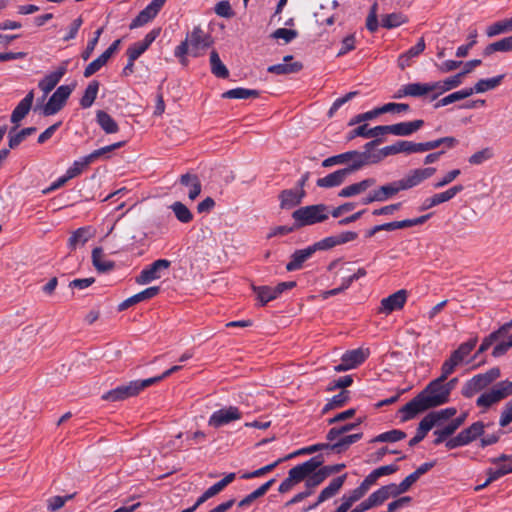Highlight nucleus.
<instances>
[{"label": "nucleus", "mask_w": 512, "mask_h": 512, "mask_svg": "<svg viewBox=\"0 0 512 512\" xmlns=\"http://www.w3.org/2000/svg\"><path fill=\"white\" fill-rule=\"evenodd\" d=\"M449 376V374L441 371V375L437 379L430 382L421 393L405 404L400 409L402 421L410 420L427 409L448 402L449 395L447 389L444 387V382Z\"/></svg>", "instance_id": "f257e3e1"}, {"label": "nucleus", "mask_w": 512, "mask_h": 512, "mask_svg": "<svg viewBox=\"0 0 512 512\" xmlns=\"http://www.w3.org/2000/svg\"><path fill=\"white\" fill-rule=\"evenodd\" d=\"M212 44L209 34L204 32L200 27H194L191 33L187 34L174 51L177 58L182 64H186V55L189 53L194 57L199 56L205 49Z\"/></svg>", "instance_id": "f03ea898"}, {"label": "nucleus", "mask_w": 512, "mask_h": 512, "mask_svg": "<svg viewBox=\"0 0 512 512\" xmlns=\"http://www.w3.org/2000/svg\"><path fill=\"white\" fill-rule=\"evenodd\" d=\"M328 216L329 210L324 204L304 206L292 213L296 228L324 222L328 219Z\"/></svg>", "instance_id": "7ed1b4c3"}, {"label": "nucleus", "mask_w": 512, "mask_h": 512, "mask_svg": "<svg viewBox=\"0 0 512 512\" xmlns=\"http://www.w3.org/2000/svg\"><path fill=\"white\" fill-rule=\"evenodd\" d=\"M499 377L500 369L497 367H494L485 373L477 374L464 383L461 393L465 398H471L487 388Z\"/></svg>", "instance_id": "20e7f679"}, {"label": "nucleus", "mask_w": 512, "mask_h": 512, "mask_svg": "<svg viewBox=\"0 0 512 512\" xmlns=\"http://www.w3.org/2000/svg\"><path fill=\"white\" fill-rule=\"evenodd\" d=\"M336 164H349L348 167L342 169L346 170L348 175L368 165L366 154H359V151L356 150L326 158L322 162L323 167H330Z\"/></svg>", "instance_id": "39448f33"}, {"label": "nucleus", "mask_w": 512, "mask_h": 512, "mask_svg": "<svg viewBox=\"0 0 512 512\" xmlns=\"http://www.w3.org/2000/svg\"><path fill=\"white\" fill-rule=\"evenodd\" d=\"M510 395H512V381L504 380L482 393L477 398L476 405L487 410Z\"/></svg>", "instance_id": "423d86ee"}, {"label": "nucleus", "mask_w": 512, "mask_h": 512, "mask_svg": "<svg viewBox=\"0 0 512 512\" xmlns=\"http://www.w3.org/2000/svg\"><path fill=\"white\" fill-rule=\"evenodd\" d=\"M477 343L476 339H471L465 343H462L455 351H453L450 357L444 361L441 367V371L451 375L457 366L462 364L468 355L475 348Z\"/></svg>", "instance_id": "0eeeda50"}, {"label": "nucleus", "mask_w": 512, "mask_h": 512, "mask_svg": "<svg viewBox=\"0 0 512 512\" xmlns=\"http://www.w3.org/2000/svg\"><path fill=\"white\" fill-rule=\"evenodd\" d=\"M171 262L167 259H158L152 264L145 267L140 274L135 278L139 285H146L154 280L160 279L162 273L169 269Z\"/></svg>", "instance_id": "6e6552de"}, {"label": "nucleus", "mask_w": 512, "mask_h": 512, "mask_svg": "<svg viewBox=\"0 0 512 512\" xmlns=\"http://www.w3.org/2000/svg\"><path fill=\"white\" fill-rule=\"evenodd\" d=\"M242 413L235 406H228L221 408L210 416L208 420V425L213 428H220L224 425H227L233 421H237L241 419Z\"/></svg>", "instance_id": "1a4fd4ad"}, {"label": "nucleus", "mask_w": 512, "mask_h": 512, "mask_svg": "<svg viewBox=\"0 0 512 512\" xmlns=\"http://www.w3.org/2000/svg\"><path fill=\"white\" fill-rule=\"evenodd\" d=\"M71 92L72 87L68 85L58 87L43 107V114L46 116L56 114L63 107Z\"/></svg>", "instance_id": "9d476101"}, {"label": "nucleus", "mask_w": 512, "mask_h": 512, "mask_svg": "<svg viewBox=\"0 0 512 512\" xmlns=\"http://www.w3.org/2000/svg\"><path fill=\"white\" fill-rule=\"evenodd\" d=\"M435 172L436 169L434 167L413 169L401 178L400 182L404 190H408L420 185L422 182L432 177Z\"/></svg>", "instance_id": "9b49d317"}, {"label": "nucleus", "mask_w": 512, "mask_h": 512, "mask_svg": "<svg viewBox=\"0 0 512 512\" xmlns=\"http://www.w3.org/2000/svg\"><path fill=\"white\" fill-rule=\"evenodd\" d=\"M322 464L320 457H313L308 461L291 468L288 473L293 480L298 484L306 481L308 476L314 473Z\"/></svg>", "instance_id": "f8f14e48"}, {"label": "nucleus", "mask_w": 512, "mask_h": 512, "mask_svg": "<svg viewBox=\"0 0 512 512\" xmlns=\"http://www.w3.org/2000/svg\"><path fill=\"white\" fill-rule=\"evenodd\" d=\"M406 300L407 291L404 289L398 290L397 292L381 300L379 312L388 315L395 310L402 309L406 303Z\"/></svg>", "instance_id": "ddd939ff"}, {"label": "nucleus", "mask_w": 512, "mask_h": 512, "mask_svg": "<svg viewBox=\"0 0 512 512\" xmlns=\"http://www.w3.org/2000/svg\"><path fill=\"white\" fill-rule=\"evenodd\" d=\"M347 478V474H343L334 478L327 487H325L319 494L317 501L308 507V509H315L321 503L331 499L335 495H337L345 483Z\"/></svg>", "instance_id": "4468645a"}, {"label": "nucleus", "mask_w": 512, "mask_h": 512, "mask_svg": "<svg viewBox=\"0 0 512 512\" xmlns=\"http://www.w3.org/2000/svg\"><path fill=\"white\" fill-rule=\"evenodd\" d=\"M305 195L306 192L302 188H292L281 191V193L279 194L281 209L289 210L299 205L302 202Z\"/></svg>", "instance_id": "2eb2a0df"}, {"label": "nucleus", "mask_w": 512, "mask_h": 512, "mask_svg": "<svg viewBox=\"0 0 512 512\" xmlns=\"http://www.w3.org/2000/svg\"><path fill=\"white\" fill-rule=\"evenodd\" d=\"M66 71L67 62H64L54 72L46 75L42 80L39 81L38 86L44 93L43 99L56 87L61 78L65 75Z\"/></svg>", "instance_id": "dca6fc26"}, {"label": "nucleus", "mask_w": 512, "mask_h": 512, "mask_svg": "<svg viewBox=\"0 0 512 512\" xmlns=\"http://www.w3.org/2000/svg\"><path fill=\"white\" fill-rule=\"evenodd\" d=\"M391 497H397L396 486L394 483L382 486L378 490L374 491L366 499L371 508L382 505Z\"/></svg>", "instance_id": "f3484780"}, {"label": "nucleus", "mask_w": 512, "mask_h": 512, "mask_svg": "<svg viewBox=\"0 0 512 512\" xmlns=\"http://www.w3.org/2000/svg\"><path fill=\"white\" fill-rule=\"evenodd\" d=\"M292 60H293V56L287 55L283 58V63L269 66L267 71L269 73H273V74H277V75H287V74L298 73L299 71L302 70L303 64L298 61L291 62Z\"/></svg>", "instance_id": "a211bd4d"}, {"label": "nucleus", "mask_w": 512, "mask_h": 512, "mask_svg": "<svg viewBox=\"0 0 512 512\" xmlns=\"http://www.w3.org/2000/svg\"><path fill=\"white\" fill-rule=\"evenodd\" d=\"M95 234L92 227L86 226L75 230L68 239V247L70 250H75L78 247L84 246Z\"/></svg>", "instance_id": "6ab92c4d"}, {"label": "nucleus", "mask_w": 512, "mask_h": 512, "mask_svg": "<svg viewBox=\"0 0 512 512\" xmlns=\"http://www.w3.org/2000/svg\"><path fill=\"white\" fill-rule=\"evenodd\" d=\"M316 252V247L309 246L304 249L296 250L291 255V260L286 265L287 271H296L302 268L305 261L312 257Z\"/></svg>", "instance_id": "aec40b11"}, {"label": "nucleus", "mask_w": 512, "mask_h": 512, "mask_svg": "<svg viewBox=\"0 0 512 512\" xmlns=\"http://www.w3.org/2000/svg\"><path fill=\"white\" fill-rule=\"evenodd\" d=\"M423 125L424 121L421 119L392 124L390 125V134L395 136H410L423 127Z\"/></svg>", "instance_id": "412c9836"}, {"label": "nucleus", "mask_w": 512, "mask_h": 512, "mask_svg": "<svg viewBox=\"0 0 512 512\" xmlns=\"http://www.w3.org/2000/svg\"><path fill=\"white\" fill-rule=\"evenodd\" d=\"M159 291H160V288L158 286L146 288L145 290L124 300L122 303L119 304L118 309L120 311L126 310L127 308H129L139 302H142V301H145V300L155 297L159 293Z\"/></svg>", "instance_id": "4be33fe9"}, {"label": "nucleus", "mask_w": 512, "mask_h": 512, "mask_svg": "<svg viewBox=\"0 0 512 512\" xmlns=\"http://www.w3.org/2000/svg\"><path fill=\"white\" fill-rule=\"evenodd\" d=\"M34 100V91L31 90L28 94L19 102L16 108L11 114V122L18 124L22 119L29 113L32 103Z\"/></svg>", "instance_id": "5701e85b"}, {"label": "nucleus", "mask_w": 512, "mask_h": 512, "mask_svg": "<svg viewBox=\"0 0 512 512\" xmlns=\"http://www.w3.org/2000/svg\"><path fill=\"white\" fill-rule=\"evenodd\" d=\"M376 180L374 178H366L358 183H353L340 190L339 197L347 198L365 192L370 187L374 186Z\"/></svg>", "instance_id": "b1692460"}, {"label": "nucleus", "mask_w": 512, "mask_h": 512, "mask_svg": "<svg viewBox=\"0 0 512 512\" xmlns=\"http://www.w3.org/2000/svg\"><path fill=\"white\" fill-rule=\"evenodd\" d=\"M430 215H423L414 219H405L401 221H394L389 223L380 224L381 231H392L396 229H404L412 226H417L425 223L429 219Z\"/></svg>", "instance_id": "393cba45"}, {"label": "nucleus", "mask_w": 512, "mask_h": 512, "mask_svg": "<svg viewBox=\"0 0 512 512\" xmlns=\"http://www.w3.org/2000/svg\"><path fill=\"white\" fill-rule=\"evenodd\" d=\"M375 190L379 197V202H385V201L393 198L399 192L404 191V188L399 179V180H396L393 182L386 183L382 186H379Z\"/></svg>", "instance_id": "a878e982"}, {"label": "nucleus", "mask_w": 512, "mask_h": 512, "mask_svg": "<svg viewBox=\"0 0 512 512\" xmlns=\"http://www.w3.org/2000/svg\"><path fill=\"white\" fill-rule=\"evenodd\" d=\"M368 356V349L358 348L345 352L342 355L341 360L346 362L349 365V367L353 369L362 364Z\"/></svg>", "instance_id": "bb28decb"}, {"label": "nucleus", "mask_w": 512, "mask_h": 512, "mask_svg": "<svg viewBox=\"0 0 512 512\" xmlns=\"http://www.w3.org/2000/svg\"><path fill=\"white\" fill-rule=\"evenodd\" d=\"M180 183L189 188L188 197L190 200H195L201 193V182L195 174H184L180 177Z\"/></svg>", "instance_id": "cd10ccee"}, {"label": "nucleus", "mask_w": 512, "mask_h": 512, "mask_svg": "<svg viewBox=\"0 0 512 512\" xmlns=\"http://www.w3.org/2000/svg\"><path fill=\"white\" fill-rule=\"evenodd\" d=\"M348 174L346 170H337L317 180V186L321 188H332L341 185Z\"/></svg>", "instance_id": "c85d7f7f"}, {"label": "nucleus", "mask_w": 512, "mask_h": 512, "mask_svg": "<svg viewBox=\"0 0 512 512\" xmlns=\"http://www.w3.org/2000/svg\"><path fill=\"white\" fill-rule=\"evenodd\" d=\"M92 263L95 269L102 273L111 271L115 266L113 261H110L105 257L103 250L100 247H96L92 250Z\"/></svg>", "instance_id": "c756f323"}, {"label": "nucleus", "mask_w": 512, "mask_h": 512, "mask_svg": "<svg viewBox=\"0 0 512 512\" xmlns=\"http://www.w3.org/2000/svg\"><path fill=\"white\" fill-rule=\"evenodd\" d=\"M156 379L135 380L121 385L127 398L138 395L145 388L155 384Z\"/></svg>", "instance_id": "7c9ffc66"}, {"label": "nucleus", "mask_w": 512, "mask_h": 512, "mask_svg": "<svg viewBox=\"0 0 512 512\" xmlns=\"http://www.w3.org/2000/svg\"><path fill=\"white\" fill-rule=\"evenodd\" d=\"M96 121L101 129L107 134H113L119 131L117 122L105 111H97Z\"/></svg>", "instance_id": "2f4dec72"}, {"label": "nucleus", "mask_w": 512, "mask_h": 512, "mask_svg": "<svg viewBox=\"0 0 512 512\" xmlns=\"http://www.w3.org/2000/svg\"><path fill=\"white\" fill-rule=\"evenodd\" d=\"M362 436V433H354L350 435L343 434L337 438L338 440L336 442L330 444V449L336 451L337 453H341L348 449V447H350L352 444L360 440Z\"/></svg>", "instance_id": "473e14b6"}, {"label": "nucleus", "mask_w": 512, "mask_h": 512, "mask_svg": "<svg viewBox=\"0 0 512 512\" xmlns=\"http://www.w3.org/2000/svg\"><path fill=\"white\" fill-rule=\"evenodd\" d=\"M486 473H487V476H488L487 480L483 484L476 486L475 487V491H480L483 488L487 487L492 482H494L497 479H499L500 477H502V476H504L506 474L512 473V464L501 465L497 469H491L490 468V469L487 470Z\"/></svg>", "instance_id": "72a5a7b5"}, {"label": "nucleus", "mask_w": 512, "mask_h": 512, "mask_svg": "<svg viewBox=\"0 0 512 512\" xmlns=\"http://www.w3.org/2000/svg\"><path fill=\"white\" fill-rule=\"evenodd\" d=\"M495 52H512V35L487 45L483 55L490 56Z\"/></svg>", "instance_id": "f704fd0d"}, {"label": "nucleus", "mask_w": 512, "mask_h": 512, "mask_svg": "<svg viewBox=\"0 0 512 512\" xmlns=\"http://www.w3.org/2000/svg\"><path fill=\"white\" fill-rule=\"evenodd\" d=\"M396 154H399L397 142L392 145L385 146L382 149L376 151L375 155L366 154L367 163L368 165L376 164L381 162L384 158Z\"/></svg>", "instance_id": "c9c22d12"}, {"label": "nucleus", "mask_w": 512, "mask_h": 512, "mask_svg": "<svg viewBox=\"0 0 512 512\" xmlns=\"http://www.w3.org/2000/svg\"><path fill=\"white\" fill-rule=\"evenodd\" d=\"M484 424L480 421L473 423L468 428L462 430L459 434L465 445L474 441L477 437L484 433Z\"/></svg>", "instance_id": "e433bc0d"}, {"label": "nucleus", "mask_w": 512, "mask_h": 512, "mask_svg": "<svg viewBox=\"0 0 512 512\" xmlns=\"http://www.w3.org/2000/svg\"><path fill=\"white\" fill-rule=\"evenodd\" d=\"M99 90V82L96 80L91 81L85 89L84 95L80 100V105L83 108H89L94 103Z\"/></svg>", "instance_id": "4c0bfd02"}, {"label": "nucleus", "mask_w": 512, "mask_h": 512, "mask_svg": "<svg viewBox=\"0 0 512 512\" xmlns=\"http://www.w3.org/2000/svg\"><path fill=\"white\" fill-rule=\"evenodd\" d=\"M259 96V92L254 89H246V88H234L228 90L222 94L223 98L228 99H248V98H257Z\"/></svg>", "instance_id": "58836bf2"}, {"label": "nucleus", "mask_w": 512, "mask_h": 512, "mask_svg": "<svg viewBox=\"0 0 512 512\" xmlns=\"http://www.w3.org/2000/svg\"><path fill=\"white\" fill-rule=\"evenodd\" d=\"M124 144H125L124 141H120V142H116L111 145L102 147L100 149L94 150L92 153L87 155L86 158L90 164L101 157L108 159L110 157L109 156L110 152L121 148L122 146H124Z\"/></svg>", "instance_id": "ea45409f"}, {"label": "nucleus", "mask_w": 512, "mask_h": 512, "mask_svg": "<svg viewBox=\"0 0 512 512\" xmlns=\"http://www.w3.org/2000/svg\"><path fill=\"white\" fill-rule=\"evenodd\" d=\"M210 65L212 73L219 78H227L229 71L221 61L218 53L213 50L210 53Z\"/></svg>", "instance_id": "a19ab883"}, {"label": "nucleus", "mask_w": 512, "mask_h": 512, "mask_svg": "<svg viewBox=\"0 0 512 512\" xmlns=\"http://www.w3.org/2000/svg\"><path fill=\"white\" fill-rule=\"evenodd\" d=\"M408 22L402 13H391L382 16L381 24L384 28L392 29Z\"/></svg>", "instance_id": "79ce46f5"}, {"label": "nucleus", "mask_w": 512, "mask_h": 512, "mask_svg": "<svg viewBox=\"0 0 512 512\" xmlns=\"http://www.w3.org/2000/svg\"><path fill=\"white\" fill-rule=\"evenodd\" d=\"M157 13L148 5L131 22L130 29L141 27L156 17Z\"/></svg>", "instance_id": "37998d69"}, {"label": "nucleus", "mask_w": 512, "mask_h": 512, "mask_svg": "<svg viewBox=\"0 0 512 512\" xmlns=\"http://www.w3.org/2000/svg\"><path fill=\"white\" fill-rule=\"evenodd\" d=\"M253 291L257 294V299L261 305H265L268 302L277 298V295L270 286H253Z\"/></svg>", "instance_id": "c03bdc74"}, {"label": "nucleus", "mask_w": 512, "mask_h": 512, "mask_svg": "<svg viewBox=\"0 0 512 512\" xmlns=\"http://www.w3.org/2000/svg\"><path fill=\"white\" fill-rule=\"evenodd\" d=\"M13 131H14V129L9 132L8 145H9L10 149L16 148L22 141H24L26 139V137L35 133L36 128L27 127V128L22 129L21 131H19L16 134H13Z\"/></svg>", "instance_id": "a18cd8bd"}, {"label": "nucleus", "mask_w": 512, "mask_h": 512, "mask_svg": "<svg viewBox=\"0 0 512 512\" xmlns=\"http://www.w3.org/2000/svg\"><path fill=\"white\" fill-rule=\"evenodd\" d=\"M503 78V75H499L497 77L479 80L474 86L475 93H483L488 90L496 88L497 86L500 85Z\"/></svg>", "instance_id": "49530a36"}, {"label": "nucleus", "mask_w": 512, "mask_h": 512, "mask_svg": "<svg viewBox=\"0 0 512 512\" xmlns=\"http://www.w3.org/2000/svg\"><path fill=\"white\" fill-rule=\"evenodd\" d=\"M176 218L182 223H189L193 219V214L182 202H175L171 205Z\"/></svg>", "instance_id": "de8ad7c7"}, {"label": "nucleus", "mask_w": 512, "mask_h": 512, "mask_svg": "<svg viewBox=\"0 0 512 512\" xmlns=\"http://www.w3.org/2000/svg\"><path fill=\"white\" fill-rule=\"evenodd\" d=\"M512 27L509 19L498 21L487 27L486 34L488 37H495L499 34L511 32Z\"/></svg>", "instance_id": "09e8293b"}, {"label": "nucleus", "mask_w": 512, "mask_h": 512, "mask_svg": "<svg viewBox=\"0 0 512 512\" xmlns=\"http://www.w3.org/2000/svg\"><path fill=\"white\" fill-rule=\"evenodd\" d=\"M361 422L362 420L359 419L356 423H348L340 427H333L328 431L326 438L327 440L333 442L337 440V438L341 435L355 429Z\"/></svg>", "instance_id": "8fccbe9b"}, {"label": "nucleus", "mask_w": 512, "mask_h": 512, "mask_svg": "<svg viewBox=\"0 0 512 512\" xmlns=\"http://www.w3.org/2000/svg\"><path fill=\"white\" fill-rule=\"evenodd\" d=\"M349 399V392L342 390L339 394L333 396L323 408V413L332 409L342 407Z\"/></svg>", "instance_id": "3c124183"}, {"label": "nucleus", "mask_w": 512, "mask_h": 512, "mask_svg": "<svg viewBox=\"0 0 512 512\" xmlns=\"http://www.w3.org/2000/svg\"><path fill=\"white\" fill-rule=\"evenodd\" d=\"M109 58L107 55L102 53L98 58L93 60L91 63L87 65V67L84 70V77L89 78L93 74H95L97 71H99L106 63L108 62Z\"/></svg>", "instance_id": "603ef678"}, {"label": "nucleus", "mask_w": 512, "mask_h": 512, "mask_svg": "<svg viewBox=\"0 0 512 512\" xmlns=\"http://www.w3.org/2000/svg\"><path fill=\"white\" fill-rule=\"evenodd\" d=\"M448 201H450V200H449V195L446 194V191L437 193L431 197L426 198L423 201L421 210H428V209H431L437 205H440V204H442L444 202H448Z\"/></svg>", "instance_id": "864d4df0"}, {"label": "nucleus", "mask_w": 512, "mask_h": 512, "mask_svg": "<svg viewBox=\"0 0 512 512\" xmlns=\"http://www.w3.org/2000/svg\"><path fill=\"white\" fill-rule=\"evenodd\" d=\"M90 165L88 162L86 156L75 161L66 171V179H72L79 174L82 173V171L87 168Z\"/></svg>", "instance_id": "5fc2aeb1"}, {"label": "nucleus", "mask_w": 512, "mask_h": 512, "mask_svg": "<svg viewBox=\"0 0 512 512\" xmlns=\"http://www.w3.org/2000/svg\"><path fill=\"white\" fill-rule=\"evenodd\" d=\"M406 437V434L401 430H391L379 434L374 441L375 442H397Z\"/></svg>", "instance_id": "6e6d98bb"}, {"label": "nucleus", "mask_w": 512, "mask_h": 512, "mask_svg": "<svg viewBox=\"0 0 512 512\" xmlns=\"http://www.w3.org/2000/svg\"><path fill=\"white\" fill-rule=\"evenodd\" d=\"M286 459L284 458H280L278 460H276L275 462L269 464V465H266L264 467H261L253 472H249V473H245L242 475V478L243 479H250V478H256V477H260V476H263L269 472H271L275 467H277L281 462L285 461Z\"/></svg>", "instance_id": "4d7b16f0"}, {"label": "nucleus", "mask_w": 512, "mask_h": 512, "mask_svg": "<svg viewBox=\"0 0 512 512\" xmlns=\"http://www.w3.org/2000/svg\"><path fill=\"white\" fill-rule=\"evenodd\" d=\"M406 93L410 97H422L429 94V87L427 83H409Z\"/></svg>", "instance_id": "13d9d810"}, {"label": "nucleus", "mask_w": 512, "mask_h": 512, "mask_svg": "<svg viewBox=\"0 0 512 512\" xmlns=\"http://www.w3.org/2000/svg\"><path fill=\"white\" fill-rule=\"evenodd\" d=\"M367 492L359 485L357 488L350 491L348 494L343 495L342 501L349 506V508L352 507V505L360 500Z\"/></svg>", "instance_id": "bf43d9fd"}, {"label": "nucleus", "mask_w": 512, "mask_h": 512, "mask_svg": "<svg viewBox=\"0 0 512 512\" xmlns=\"http://www.w3.org/2000/svg\"><path fill=\"white\" fill-rule=\"evenodd\" d=\"M73 494L71 495H67V496H53V497H50L48 500H47V508L49 511L51 512H55V511H58L59 509H61L65 503L72 499L73 498Z\"/></svg>", "instance_id": "052dcab7"}, {"label": "nucleus", "mask_w": 512, "mask_h": 512, "mask_svg": "<svg viewBox=\"0 0 512 512\" xmlns=\"http://www.w3.org/2000/svg\"><path fill=\"white\" fill-rule=\"evenodd\" d=\"M397 146H398L399 153L411 154V153H420L421 152L420 143H415V142L407 141V140H400V141H397Z\"/></svg>", "instance_id": "680f3d73"}, {"label": "nucleus", "mask_w": 512, "mask_h": 512, "mask_svg": "<svg viewBox=\"0 0 512 512\" xmlns=\"http://www.w3.org/2000/svg\"><path fill=\"white\" fill-rule=\"evenodd\" d=\"M435 425H437V421L435 419L434 414H427L419 423L418 431L421 434L426 435Z\"/></svg>", "instance_id": "e2e57ef3"}, {"label": "nucleus", "mask_w": 512, "mask_h": 512, "mask_svg": "<svg viewBox=\"0 0 512 512\" xmlns=\"http://www.w3.org/2000/svg\"><path fill=\"white\" fill-rule=\"evenodd\" d=\"M493 156L489 148L482 149L469 157V163L472 165H479Z\"/></svg>", "instance_id": "0e129e2a"}, {"label": "nucleus", "mask_w": 512, "mask_h": 512, "mask_svg": "<svg viewBox=\"0 0 512 512\" xmlns=\"http://www.w3.org/2000/svg\"><path fill=\"white\" fill-rule=\"evenodd\" d=\"M456 429L453 427L451 423L446 425L443 429H438L434 431V434L436 435V438L434 440V444L438 445L442 442H444L449 436L454 434Z\"/></svg>", "instance_id": "69168bd1"}, {"label": "nucleus", "mask_w": 512, "mask_h": 512, "mask_svg": "<svg viewBox=\"0 0 512 512\" xmlns=\"http://www.w3.org/2000/svg\"><path fill=\"white\" fill-rule=\"evenodd\" d=\"M460 173L461 172L459 169H453L447 172L442 178H440L436 183L433 184V187L435 189H439L450 184L460 175Z\"/></svg>", "instance_id": "338daca9"}, {"label": "nucleus", "mask_w": 512, "mask_h": 512, "mask_svg": "<svg viewBox=\"0 0 512 512\" xmlns=\"http://www.w3.org/2000/svg\"><path fill=\"white\" fill-rule=\"evenodd\" d=\"M512 422V400L509 401L503 408L499 424L501 427H506Z\"/></svg>", "instance_id": "774afa93"}]
</instances>
